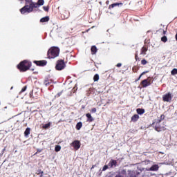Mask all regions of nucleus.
Instances as JSON below:
<instances>
[{"mask_svg":"<svg viewBox=\"0 0 177 177\" xmlns=\"http://www.w3.org/2000/svg\"><path fill=\"white\" fill-rule=\"evenodd\" d=\"M66 67V63L63 59L59 60L57 62L56 64V70L61 71L63 70Z\"/></svg>","mask_w":177,"mask_h":177,"instance_id":"20e7f679","label":"nucleus"},{"mask_svg":"<svg viewBox=\"0 0 177 177\" xmlns=\"http://www.w3.org/2000/svg\"><path fill=\"white\" fill-rule=\"evenodd\" d=\"M109 3H110V1L107 0V1H106V5H109Z\"/></svg>","mask_w":177,"mask_h":177,"instance_id":"4c0bfd02","label":"nucleus"},{"mask_svg":"<svg viewBox=\"0 0 177 177\" xmlns=\"http://www.w3.org/2000/svg\"><path fill=\"white\" fill-rule=\"evenodd\" d=\"M140 78H142V75H140L138 80H140Z\"/></svg>","mask_w":177,"mask_h":177,"instance_id":"37998d69","label":"nucleus"},{"mask_svg":"<svg viewBox=\"0 0 177 177\" xmlns=\"http://www.w3.org/2000/svg\"><path fill=\"white\" fill-rule=\"evenodd\" d=\"M140 78H142V75H140L138 80H140Z\"/></svg>","mask_w":177,"mask_h":177,"instance_id":"c03bdc74","label":"nucleus"},{"mask_svg":"<svg viewBox=\"0 0 177 177\" xmlns=\"http://www.w3.org/2000/svg\"><path fill=\"white\" fill-rule=\"evenodd\" d=\"M35 64L37 66H46V61L43 60V61H35Z\"/></svg>","mask_w":177,"mask_h":177,"instance_id":"9d476101","label":"nucleus"},{"mask_svg":"<svg viewBox=\"0 0 177 177\" xmlns=\"http://www.w3.org/2000/svg\"><path fill=\"white\" fill-rule=\"evenodd\" d=\"M89 30H91V28H88V31H89Z\"/></svg>","mask_w":177,"mask_h":177,"instance_id":"8fccbe9b","label":"nucleus"},{"mask_svg":"<svg viewBox=\"0 0 177 177\" xmlns=\"http://www.w3.org/2000/svg\"><path fill=\"white\" fill-rule=\"evenodd\" d=\"M37 2L40 6H44V5H45V0H37Z\"/></svg>","mask_w":177,"mask_h":177,"instance_id":"6ab92c4d","label":"nucleus"},{"mask_svg":"<svg viewBox=\"0 0 177 177\" xmlns=\"http://www.w3.org/2000/svg\"><path fill=\"white\" fill-rule=\"evenodd\" d=\"M101 44H110V42H104V41H103V42L101 43Z\"/></svg>","mask_w":177,"mask_h":177,"instance_id":"ea45409f","label":"nucleus"},{"mask_svg":"<svg viewBox=\"0 0 177 177\" xmlns=\"http://www.w3.org/2000/svg\"><path fill=\"white\" fill-rule=\"evenodd\" d=\"M27 89V86L24 87V88L21 89V92H24Z\"/></svg>","mask_w":177,"mask_h":177,"instance_id":"473e14b6","label":"nucleus"},{"mask_svg":"<svg viewBox=\"0 0 177 177\" xmlns=\"http://www.w3.org/2000/svg\"><path fill=\"white\" fill-rule=\"evenodd\" d=\"M48 84H49V83H48V82H45V85H48Z\"/></svg>","mask_w":177,"mask_h":177,"instance_id":"de8ad7c7","label":"nucleus"},{"mask_svg":"<svg viewBox=\"0 0 177 177\" xmlns=\"http://www.w3.org/2000/svg\"><path fill=\"white\" fill-rule=\"evenodd\" d=\"M175 39H176V41H177V32H176V34L175 35Z\"/></svg>","mask_w":177,"mask_h":177,"instance_id":"58836bf2","label":"nucleus"},{"mask_svg":"<svg viewBox=\"0 0 177 177\" xmlns=\"http://www.w3.org/2000/svg\"><path fill=\"white\" fill-rule=\"evenodd\" d=\"M121 66H122L121 63H119V64H117V67H121Z\"/></svg>","mask_w":177,"mask_h":177,"instance_id":"c9c22d12","label":"nucleus"},{"mask_svg":"<svg viewBox=\"0 0 177 177\" xmlns=\"http://www.w3.org/2000/svg\"><path fill=\"white\" fill-rule=\"evenodd\" d=\"M109 169V166L107 165H104L102 168V171H106V169Z\"/></svg>","mask_w":177,"mask_h":177,"instance_id":"7c9ffc66","label":"nucleus"},{"mask_svg":"<svg viewBox=\"0 0 177 177\" xmlns=\"http://www.w3.org/2000/svg\"><path fill=\"white\" fill-rule=\"evenodd\" d=\"M141 85L142 86V88H146L147 86L151 85V79H150V77H148L147 79L144 80L141 82Z\"/></svg>","mask_w":177,"mask_h":177,"instance_id":"39448f33","label":"nucleus"},{"mask_svg":"<svg viewBox=\"0 0 177 177\" xmlns=\"http://www.w3.org/2000/svg\"><path fill=\"white\" fill-rule=\"evenodd\" d=\"M99 3H100V5H102V1H100Z\"/></svg>","mask_w":177,"mask_h":177,"instance_id":"09e8293b","label":"nucleus"},{"mask_svg":"<svg viewBox=\"0 0 177 177\" xmlns=\"http://www.w3.org/2000/svg\"><path fill=\"white\" fill-rule=\"evenodd\" d=\"M81 128H82V122H80L76 125V129H77V131H80Z\"/></svg>","mask_w":177,"mask_h":177,"instance_id":"f3484780","label":"nucleus"},{"mask_svg":"<svg viewBox=\"0 0 177 177\" xmlns=\"http://www.w3.org/2000/svg\"><path fill=\"white\" fill-rule=\"evenodd\" d=\"M93 168H95V165L92 166L91 169H93Z\"/></svg>","mask_w":177,"mask_h":177,"instance_id":"a18cd8bd","label":"nucleus"},{"mask_svg":"<svg viewBox=\"0 0 177 177\" xmlns=\"http://www.w3.org/2000/svg\"><path fill=\"white\" fill-rule=\"evenodd\" d=\"M109 15H114V12H109Z\"/></svg>","mask_w":177,"mask_h":177,"instance_id":"a19ab883","label":"nucleus"},{"mask_svg":"<svg viewBox=\"0 0 177 177\" xmlns=\"http://www.w3.org/2000/svg\"><path fill=\"white\" fill-rule=\"evenodd\" d=\"M50 19V18L49 17V16L47 15L41 18L39 20V23H48V21H49Z\"/></svg>","mask_w":177,"mask_h":177,"instance_id":"6e6552de","label":"nucleus"},{"mask_svg":"<svg viewBox=\"0 0 177 177\" xmlns=\"http://www.w3.org/2000/svg\"><path fill=\"white\" fill-rule=\"evenodd\" d=\"M147 73H149V71L143 72L142 73H141V75H145V74H147Z\"/></svg>","mask_w":177,"mask_h":177,"instance_id":"72a5a7b5","label":"nucleus"},{"mask_svg":"<svg viewBox=\"0 0 177 177\" xmlns=\"http://www.w3.org/2000/svg\"><path fill=\"white\" fill-rule=\"evenodd\" d=\"M62 150V147L60 145H56L55 147V151L57 153Z\"/></svg>","mask_w":177,"mask_h":177,"instance_id":"412c9836","label":"nucleus"},{"mask_svg":"<svg viewBox=\"0 0 177 177\" xmlns=\"http://www.w3.org/2000/svg\"><path fill=\"white\" fill-rule=\"evenodd\" d=\"M163 102H171L172 100V94L169 93L162 96Z\"/></svg>","mask_w":177,"mask_h":177,"instance_id":"0eeeda50","label":"nucleus"},{"mask_svg":"<svg viewBox=\"0 0 177 177\" xmlns=\"http://www.w3.org/2000/svg\"><path fill=\"white\" fill-rule=\"evenodd\" d=\"M140 78H142V75H140L138 80H140Z\"/></svg>","mask_w":177,"mask_h":177,"instance_id":"79ce46f5","label":"nucleus"},{"mask_svg":"<svg viewBox=\"0 0 177 177\" xmlns=\"http://www.w3.org/2000/svg\"><path fill=\"white\" fill-rule=\"evenodd\" d=\"M122 5H124V3L122 2H115L113 3L112 4L109 5V9H113V8H115L118 6V8H121L122 7Z\"/></svg>","mask_w":177,"mask_h":177,"instance_id":"423d86ee","label":"nucleus"},{"mask_svg":"<svg viewBox=\"0 0 177 177\" xmlns=\"http://www.w3.org/2000/svg\"><path fill=\"white\" fill-rule=\"evenodd\" d=\"M49 6H43V10H44V12H49Z\"/></svg>","mask_w":177,"mask_h":177,"instance_id":"393cba45","label":"nucleus"},{"mask_svg":"<svg viewBox=\"0 0 177 177\" xmlns=\"http://www.w3.org/2000/svg\"><path fill=\"white\" fill-rule=\"evenodd\" d=\"M159 30H160V31H163V35H165V34H167V30H164L162 28H160Z\"/></svg>","mask_w":177,"mask_h":177,"instance_id":"c756f323","label":"nucleus"},{"mask_svg":"<svg viewBox=\"0 0 177 177\" xmlns=\"http://www.w3.org/2000/svg\"><path fill=\"white\" fill-rule=\"evenodd\" d=\"M73 147H75V149L76 150H78V149H80V147H81V145L80 144V141H74L73 143H72Z\"/></svg>","mask_w":177,"mask_h":177,"instance_id":"1a4fd4ad","label":"nucleus"},{"mask_svg":"<svg viewBox=\"0 0 177 177\" xmlns=\"http://www.w3.org/2000/svg\"><path fill=\"white\" fill-rule=\"evenodd\" d=\"M149 44H150V39H146L144 41V45H149Z\"/></svg>","mask_w":177,"mask_h":177,"instance_id":"cd10ccee","label":"nucleus"},{"mask_svg":"<svg viewBox=\"0 0 177 177\" xmlns=\"http://www.w3.org/2000/svg\"><path fill=\"white\" fill-rule=\"evenodd\" d=\"M86 117H87L88 121L89 122H92V121H93V118L92 117V115H91V113H86Z\"/></svg>","mask_w":177,"mask_h":177,"instance_id":"4468645a","label":"nucleus"},{"mask_svg":"<svg viewBox=\"0 0 177 177\" xmlns=\"http://www.w3.org/2000/svg\"><path fill=\"white\" fill-rule=\"evenodd\" d=\"M138 114H144L145 113V109H137Z\"/></svg>","mask_w":177,"mask_h":177,"instance_id":"4be33fe9","label":"nucleus"},{"mask_svg":"<svg viewBox=\"0 0 177 177\" xmlns=\"http://www.w3.org/2000/svg\"><path fill=\"white\" fill-rule=\"evenodd\" d=\"M116 165H117V160H111V161L109 162V167H111V168H113V167H115Z\"/></svg>","mask_w":177,"mask_h":177,"instance_id":"f8f14e48","label":"nucleus"},{"mask_svg":"<svg viewBox=\"0 0 177 177\" xmlns=\"http://www.w3.org/2000/svg\"><path fill=\"white\" fill-rule=\"evenodd\" d=\"M17 67L21 71H27V70L31 67V62L23 61L17 66Z\"/></svg>","mask_w":177,"mask_h":177,"instance_id":"7ed1b4c3","label":"nucleus"},{"mask_svg":"<svg viewBox=\"0 0 177 177\" xmlns=\"http://www.w3.org/2000/svg\"><path fill=\"white\" fill-rule=\"evenodd\" d=\"M68 41H71V39H70V38H66V39H65V42H68Z\"/></svg>","mask_w":177,"mask_h":177,"instance_id":"f704fd0d","label":"nucleus"},{"mask_svg":"<svg viewBox=\"0 0 177 177\" xmlns=\"http://www.w3.org/2000/svg\"><path fill=\"white\" fill-rule=\"evenodd\" d=\"M171 75H176V74H177V69H176V68L173 69V70L171 71Z\"/></svg>","mask_w":177,"mask_h":177,"instance_id":"a878e982","label":"nucleus"},{"mask_svg":"<svg viewBox=\"0 0 177 177\" xmlns=\"http://www.w3.org/2000/svg\"><path fill=\"white\" fill-rule=\"evenodd\" d=\"M158 165H152L149 169H148V171H158Z\"/></svg>","mask_w":177,"mask_h":177,"instance_id":"9b49d317","label":"nucleus"},{"mask_svg":"<svg viewBox=\"0 0 177 177\" xmlns=\"http://www.w3.org/2000/svg\"><path fill=\"white\" fill-rule=\"evenodd\" d=\"M37 174H38V175H39V174H44V171H41V170H40V171H39L37 172Z\"/></svg>","mask_w":177,"mask_h":177,"instance_id":"e433bc0d","label":"nucleus"},{"mask_svg":"<svg viewBox=\"0 0 177 177\" xmlns=\"http://www.w3.org/2000/svg\"><path fill=\"white\" fill-rule=\"evenodd\" d=\"M50 122H48V124H46L42 126V129H48L49 128H50Z\"/></svg>","mask_w":177,"mask_h":177,"instance_id":"dca6fc26","label":"nucleus"},{"mask_svg":"<svg viewBox=\"0 0 177 177\" xmlns=\"http://www.w3.org/2000/svg\"><path fill=\"white\" fill-rule=\"evenodd\" d=\"M146 52H147V47L144 46L142 47V50H141V53L142 55H146Z\"/></svg>","mask_w":177,"mask_h":177,"instance_id":"aec40b11","label":"nucleus"},{"mask_svg":"<svg viewBox=\"0 0 177 177\" xmlns=\"http://www.w3.org/2000/svg\"><path fill=\"white\" fill-rule=\"evenodd\" d=\"M91 113H96V108H93L91 109Z\"/></svg>","mask_w":177,"mask_h":177,"instance_id":"2f4dec72","label":"nucleus"},{"mask_svg":"<svg viewBox=\"0 0 177 177\" xmlns=\"http://www.w3.org/2000/svg\"><path fill=\"white\" fill-rule=\"evenodd\" d=\"M138 120H139V115L138 114L133 115L131 118V121H133V122H136V121H138Z\"/></svg>","mask_w":177,"mask_h":177,"instance_id":"ddd939ff","label":"nucleus"},{"mask_svg":"<svg viewBox=\"0 0 177 177\" xmlns=\"http://www.w3.org/2000/svg\"><path fill=\"white\" fill-rule=\"evenodd\" d=\"M38 8H41V6L39 5L37 1L35 2L30 0L28 6H24L21 9H19V12L21 15H30V13H32V12H37V10H37Z\"/></svg>","mask_w":177,"mask_h":177,"instance_id":"f257e3e1","label":"nucleus"},{"mask_svg":"<svg viewBox=\"0 0 177 177\" xmlns=\"http://www.w3.org/2000/svg\"><path fill=\"white\" fill-rule=\"evenodd\" d=\"M175 19H177V17H176Z\"/></svg>","mask_w":177,"mask_h":177,"instance_id":"3c124183","label":"nucleus"},{"mask_svg":"<svg viewBox=\"0 0 177 177\" xmlns=\"http://www.w3.org/2000/svg\"><path fill=\"white\" fill-rule=\"evenodd\" d=\"M141 64H142L143 66H145V64H147V61H146V59H142L141 61Z\"/></svg>","mask_w":177,"mask_h":177,"instance_id":"c85d7f7f","label":"nucleus"},{"mask_svg":"<svg viewBox=\"0 0 177 177\" xmlns=\"http://www.w3.org/2000/svg\"><path fill=\"white\" fill-rule=\"evenodd\" d=\"M109 31H110V29H108V30H106V32H109Z\"/></svg>","mask_w":177,"mask_h":177,"instance_id":"49530a36","label":"nucleus"},{"mask_svg":"<svg viewBox=\"0 0 177 177\" xmlns=\"http://www.w3.org/2000/svg\"><path fill=\"white\" fill-rule=\"evenodd\" d=\"M30 128H27L24 132V135L25 136H28V135L30 134Z\"/></svg>","mask_w":177,"mask_h":177,"instance_id":"b1692460","label":"nucleus"},{"mask_svg":"<svg viewBox=\"0 0 177 177\" xmlns=\"http://www.w3.org/2000/svg\"><path fill=\"white\" fill-rule=\"evenodd\" d=\"M60 53V49L58 47L53 46L48 51V59H55L57 57Z\"/></svg>","mask_w":177,"mask_h":177,"instance_id":"f03ea898","label":"nucleus"},{"mask_svg":"<svg viewBox=\"0 0 177 177\" xmlns=\"http://www.w3.org/2000/svg\"><path fill=\"white\" fill-rule=\"evenodd\" d=\"M21 2V3H23L24 0H18ZM25 1V6H28L31 0H24Z\"/></svg>","mask_w":177,"mask_h":177,"instance_id":"a211bd4d","label":"nucleus"},{"mask_svg":"<svg viewBox=\"0 0 177 177\" xmlns=\"http://www.w3.org/2000/svg\"><path fill=\"white\" fill-rule=\"evenodd\" d=\"M162 42H167L168 41V37L167 36L164 35L161 37Z\"/></svg>","mask_w":177,"mask_h":177,"instance_id":"5701e85b","label":"nucleus"},{"mask_svg":"<svg viewBox=\"0 0 177 177\" xmlns=\"http://www.w3.org/2000/svg\"><path fill=\"white\" fill-rule=\"evenodd\" d=\"M96 52H97V48H96L95 46H93L91 47V53H92V55H95L96 53Z\"/></svg>","mask_w":177,"mask_h":177,"instance_id":"2eb2a0df","label":"nucleus"},{"mask_svg":"<svg viewBox=\"0 0 177 177\" xmlns=\"http://www.w3.org/2000/svg\"><path fill=\"white\" fill-rule=\"evenodd\" d=\"M93 80L95 82L99 81V75L96 74L94 75Z\"/></svg>","mask_w":177,"mask_h":177,"instance_id":"bb28decb","label":"nucleus"}]
</instances>
